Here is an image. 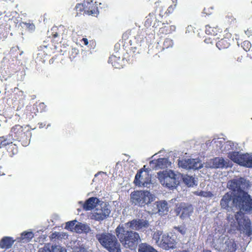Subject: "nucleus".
Segmentation results:
<instances>
[{
	"label": "nucleus",
	"instance_id": "1",
	"mask_svg": "<svg viewBox=\"0 0 252 252\" xmlns=\"http://www.w3.org/2000/svg\"><path fill=\"white\" fill-rule=\"evenodd\" d=\"M235 207L240 211L235 215V219L238 224L240 230L245 231L248 236L252 234L251 222L249 218L245 217V213H250L252 211V198L246 191H242V193L235 194Z\"/></svg>",
	"mask_w": 252,
	"mask_h": 252
},
{
	"label": "nucleus",
	"instance_id": "2",
	"mask_svg": "<svg viewBox=\"0 0 252 252\" xmlns=\"http://www.w3.org/2000/svg\"><path fill=\"white\" fill-rule=\"evenodd\" d=\"M116 234L123 245L131 250L135 249L140 240L139 234L132 230H126L120 225L115 230Z\"/></svg>",
	"mask_w": 252,
	"mask_h": 252
},
{
	"label": "nucleus",
	"instance_id": "3",
	"mask_svg": "<svg viewBox=\"0 0 252 252\" xmlns=\"http://www.w3.org/2000/svg\"><path fill=\"white\" fill-rule=\"evenodd\" d=\"M182 174L175 173L171 170H164L158 173V178L160 184L169 189H174L179 185Z\"/></svg>",
	"mask_w": 252,
	"mask_h": 252
},
{
	"label": "nucleus",
	"instance_id": "4",
	"mask_svg": "<svg viewBox=\"0 0 252 252\" xmlns=\"http://www.w3.org/2000/svg\"><path fill=\"white\" fill-rule=\"evenodd\" d=\"M96 238L109 252H121V245L115 235L109 233H102L96 234Z\"/></svg>",
	"mask_w": 252,
	"mask_h": 252
},
{
	"label": "nucleus",
	"instance_id": "5",
	"mask_svg": "<svg viewBox=\"0 0 252 252\" xmlns=\"http://www.w3.org/2000/svg\"><path fill=\"white\" fill-rule=\"evenodd\" d=\"M10 134L14 140L20 142L23 146L26 147L30 143L32 132L28 126L16 125L11 128Z\"/></svg>",
	"mask_w": 252,
	"mask_h": 252
},
{
	"label": "nucleus",
	"instance_id": "6",
	"mask_svg": "<svg viewBox=\"0 0 252 252\" xmlns=\"http://www.w3.org/2000/svg\"><path fill=\"white\" fill-rule=\"evenodd\" d=\"M153 199V195L147 190H134L130 194L131 204L140 207L150 203Z\"/></svg>",
	"mask_w": 252,
	"mask_h": 252
},
{
	"label": "nucleus",
	"instance_id": "7",
	"mask_svg": "<svg viewBox=\"0 0 252 252\" xmlns=\"http://www.w3.org/2000/svg\"><path fill=\"white\" fill-rule=\"evenodd\" d=\"M146 38L145 33L141 30H138L135 35H134L129 41V51L133 54H138L143 49Z\"/></svg>",
	"mask_w": 252,
	"mask_h": 252
},
{
	"label": "nucleus",
	"instance_id": "8",
	"mask_svg": "<svg viewBox=\"0 0 252 252\" xmlns=\"http://www.w3.org/2000/svg\"><path fill=\"white\" fill-rule=\"evenodd\" d=\"M228 158L234 162L248 168H252V156L249 154H240L238 152H231Z\"/></svg>",
	"mask_w": 252,
	"mask_h": 252
},
{
	"label": "nucleus",
	"instance_id": "9",
	"mask_svg": "<svg viewBox=\"0 0 252 252\" xmlns=\"http://www.w3.org/2000/svg\"><path fill=\"white\" fill-rule=\"evenodd\" d=\"M111 212L106 203L100 201L97 204L95 212L93 214L92 219L97 221H101L106 219Z\"/></svg>",
	"mask_w": 252,
	"mask_h": 252
},
{
	"label": "nucleus",
	"instance_id": "10",
	"mask_svg": "<svg viewBox=\"0 0 252 252\" xmlns=\"http://www.w3.org/2000/svg\"><path fill=\"white\" fill-rule=\"evenodd\" d=\"M151 183V177L148 172L143 168L137 172L134 183L138 187H146Z\"/></svg>",
	"mask_w": 252,
	"mask_h": 252
},
{
	"label": "nucleus",
	"instance_id": "11",
	"mask_svg": "<svg viewBox=\"0 0 252 252\" xmlns=\"http://www.w3.org/2000/svg\"><path fill=\"white\" fill-rule=\"evenodd\" d=\"M193 211V209L191 205L184 202L177 204L175 209L176 215L180 216L182 219L189 217Z\"/></svg>",
	"mask_w": 252,
	"mask_h": 252
},
{
	"label": "nucleus",
	"instance_id": "12",
	"mask_svg": "<svg viewBox=\"0 0 252 252\" xmlns=\"http://www.w3.org/2000/svg\"><path fill=\"white\" fill-rule=\"evenodd\" d=\"M126 226L135 231H141L148 228L150 226L148 220L146 219H133L125 224Z\"/></svg>",
	"mask_w": 252,
	"mask_h": 252
},
{
	"label": "nucleus",
	"instance_id": "13",
	"mask_svg": "<svg viewBox=\"0 0 252 252\" xmlns=\"http://www.w3.org/2000/svg\"><path fill=\"white\" fill-rule=\"evenodd\" d=\"M235 194L232 192H227L225 193L222 197L220 201V205L221 207L226 210H229L233 207H235Z\"/></svg>",
	"mask_w": 252,
	"mask_h": 252
},
{
	"label": "nucleus",
	"instance_id": "14",
	"mask_svg": "<svg viewBox=\"0 0 252 252\" xmlns=\"http://www.w3.org/2000/svg\"><path fill=\"white\" fill-rule=\"evenodd\" d=\"M67 30L63 25L53 27L50 31L48 32L49 37L54 39H63L66 37Z\"/></svg>",
	"mask_w": 252,
	"mask_h": 252
},
{
	"label": "nucleus",
	"instance_id": "15",
	"mask_svg": "<svg viewBox=\"0 0 252 252\" xmlns=\"http://www.w3.org/2000/svg\"><path fill=\"white\" fill-rule=\"evenodd\" d=\"M158 246L165 250L173 249L176 247V241L168 234H163L161 236Z\"/></svg>",
	"mask_w": 252,
	"mask_h": 252
},
{
	"label": "nucleus",
	"instance_id": "16",
	"mask_svg": "<svg viewBox=\"0 0 252 252\" xmlns=\"http://www.w3.org/2000/svg\"><path fill=\"white\" fill-rule=\"evenodd\" d=\"M244 183L243 179H233L229 181L227 183L229 189L234 192H237L236 194L242 193V191H245L243 189V184Z\"/></svg>",
	"mask_w": 252,
	"mask_h": 252
},
{
	"label": "nucleus",
	"instance_id": "17",
	"mask_svg": "<svg viewBox=\"0 0 252 252\" xmlns=\"http://www.w3.org/2000/svg\"><path fill=\"white\" fill-rule=\"evenodd\" d=\"M85 13L89 15L97 16L98 14V9L95 2L93 0H85Z\"/></svg>",
	"mask_w": 252,
	"mask_h": 252
},
{
	"label": "nucleus",
	"instance_id": "18",
	"mask_svg": "<svg viewBox=\"0 0 252 252\" xmlns=\"http://www.w3.org/2000/svg\"><path fill=\"white\" fill-rule=\"evenodd\" d=\"M198 164L199 162L193 158L178 160V165L185 169H197Z\"/></svg>",
	"mask_w": 252,
	"mask_h": 252
},
{
	"label": "nucleus",
	"instance_id": "19",
	"mask_svg": "<svg viewBox=\"0 0 252 252\" xmlns=\"http://www.w3.org/2000/svg\"><path fill=\"white\" fill-rule=\"evenodd\" d=\"M245 55V52L242 51L240 47V44L238 43V47L234 48L230 51L229 56L231 58L241 63Z\"/></svg>",
	"mask_w": 252,
	"mask_h": 252
},
{
	"label": "nucleus",
	"instance_id": "20",
	"mask_svg": "<svg viewBox=\"0 0 252 252\" xmlns=\"http://www.w3.org/2000/svg\"><path fill=\"white\" fill-rule=\"evenodd\" d=\"M170 0H158L155 3V12L159 15L163 17L164 15L165 9L168 6Z\"/></svg>",
	"mask_w": 252,
	"mask_h": 252
},
{
	"label": "nucleus",
	"instance_id": "21",
	"mask_svg": "<svg viewBox=\"0 0 252 252\" xmlns=\"http://www.w3.org/2000/svg\"><path fill=\"white\" fill-rule=\"evenodd\" d=\"M100 201L95 197H91L86 200L83 205V208L85 211H91L96 208Z\"/></svg>",
	"mask_w": 252,
	"mask_h": 252
},
{
	"label": "nucleus",
	"instance_id": "22",
	"mask_svg": "<svg viewBox=\"0 0 252 252\" xmlns=\"http://www.w3.org/2000/svg\"><path fill=\"white\" fill-rule=\"evenodd\" d=\"M231 41V38L224 37L216 42V46L219 50L227 49L230 46Z\"/></svg>",
	"mask_w": 252,
	"mask_h": 252
},
{
	"label": "nucleus",
	"instance_id": "23",
	"mask_svg": "<svg viewBox=\"0 0 252 252\" xmlns=\"http://www.w3.org/2000/svg\"><path fill=\"white\" fill-rule=\"evenodd\" d=\"M15 240L10 237L5 236L0 241V248L7 249L10 248L13 244Z\"/></svg>",
	"mask_w": 252,
	"mask_h": 252
},
{
	"label": "nucleus",
	"instance_id": "24",
	"mask_svg": "<svg viewBox=\"0 0 252 252\" xmlns=\"http://www.w3.org/2000/svg\"><path fill=\"white\" fill-rule=\"evenodd\" d=\"M225 248L224 252H235L237 249V245L234 239H229L225 241Z\"/></svg>",
	"mask_w": 252,
	"mask_h": 252
},
{
	"label": "nucleus",
	"instance_id": "25",
	"mask_svg": "<svg viewBox=\"0 0 252 252\" xmlns=\"http://www.w3.org/2000/svg\"><path fill=\"white\" fill-rule=\"evenodd\" d=\"M108 62L115 68H119L122 66L121 58L116 55H111L109 58Z\"/></svg>",
	"mask_w": 252,
	"mask_h": 252
},
{
	"label": "nucleus",
	"instance_id": "26",
	"mask_svg": "<svg viewBox=\"0 0 252 252\" xmlns=\"http://www.w3.org/2000/svg\"><path fill=\"white\" fill-rule=\"evenodd\" d=\"M162 25L163 26L161 27L159 30L160 34H168L171 33L176 30V27L174 25H169L168 24L165 25L164 23H163Z\"/></svg>",
	"mask_w": 252,
	"mask_h": 252
},
{
	"label": "nucleus",
	"instance_id": "27",
	"mask_svg": "<svg viewBox=\"0 0 252 252\" xmlns=\"http://www.w3.org/2000/svg\"><path fill=\"white\" fill-rule=\"evenodd\" d=\"M159 21H157L154 14L150 13L147 17L145 24L149 26L152 25L153 27L157 28L159 26Z\"/></svg>",
	"mask_w": 252,
	"mask_h": 252
},
{
	"label": "nucleus",
	"instance_id": "28",
	"mask_svg": "<svg viewBox=\"0 0 252 252\" xmlns=\"http://www.w3.org/2000/svg\"><path fill=\"white\" fill-rule=\"evenodd\" d=\"M138 252H158L152 246L144 243L139 245Z\"/></svg>",
	"mask_w": 252,
	"mask_h": 252
},
{
	"label": "nucleus",
	"instance_id": "29",
	"mask_svg": "<svg viewBox=\"0 0 252 252\" xmlns=\"http://www.w3.org/2000/svg\"><path fill=\"white\" fill-rule=\"evenodd\" d=\"M157 206L158 209L159 215H163L168 212V207L166 202H156Z\"/></svg>",
	"mask_w": 252,
	"mask_h": 252
},
{
	"label": "nucleus",
	"instance_id": "30",
	"mask_svg": "<svg viewBox=\"0 0 252 252\" xmlns=\"http://www.w3.org/2000/svg\"><path fill=\"white\" fill-rule=\"evenodd\" d=\"M181 179L183 180V182L189 187H193L195 185V179L192 176L185 175L183 176L182 175Z\"/></svg>",
	"mask_w": 252,
	"mask_h": 252
},
{
	"label": "nucleus",
	"instance_id": "31",
	"mask_svg": "<svg viewBox=\"0 0 252 252\" xmlns=\"http://www.w3.org/2000/svg\"><path fill=\"white\" fill-rule=\"evenodd\" d=\"M212 164L214 168H223L225 165V160L221 158H215L213 159Z\"/></svg>",
	"mask_w": 252,
	"mask_h": 252
},
{
	"label": "nucleus",
	"instance_id": "32",
	"mask_svg": "<svg viewBox=\"0 0 252 252\" xmlns=\"http://www.w3.org/2000/svg\"><path fill=\"white\" fill-rule=\"evenodd\" d=\"M7 152L10 157H13L18 153V148L16 144L12 142L10 143L9 145L6 147Z\"/></svg>",
	"mask_w": 252,
	"mask_h": 252
},
{
	"label": "nucleus",
	"instance_id": "33",
	"mask_svg": "<svg viewBox=\"0 0 252 252\" xmlns=\"http://www.w3.org/2000/svg\"><path fill=\"white\" fill-rule=\"evenodd\" d=\"M219 30L218 27H211L209 25H206L205 27V32L208 35H216L219 32Z\"/></svg>",
	"mask_w": 252,
	"mask_h": 252
},
{
	"label": "nucleus",
	"instance_id": "34",
	"mask_svg": "<svg viewBox=\"0 0 252 252\" xmlns=\"http://www.w3.org/2000/svg\"><path fill=\"white\" fill-rule=\"evenodd\" d=\"M89 229V227L87 225L81 222H78L75 226V232L78 233H81L83 232H86Z\"/></svg>",
	"mask_w": 252,
	"mask_h": 252
},
{
	"label": "nucleus",
	"instance_id": "35",
	"mask_svg": "<svg viewBox=\"0 0 252 252\" xmlns=\"http://www.w3.org/2000/svg\"><path fill=\"white\" fill-rule=\"evenodd\" d=\"M167 159L165 158H159L156 160V167L158 168H164L166 166Z\"/></svg>",
	"mask_w": 252,
	"mask_h": 252
},
{
	"label": "nucleus",
	"instance_id": "36",
	"mask_svg": "<svg viewBox=\"0 0 252 252\" xmlns=\"http://www.w3.org/2000/svg\"><path fill=\"white\" fill-rule=\"evenodd\" d=\"M194 194L207 198H212L214 194L210 191H196L193 192Z\"/></svg>",
	"mask_w": 252,
	"mask_h": 252
},
{
	"label": "nucleus",
	"instance_id": "37",
	"mask_svg": "<svg viewBox=\"0 0 252 252\" xmlns=\"http://www.w3.org/2000/svg\"><path fill=\"white\" fill-rule=\"evenodd\" d=\"M240 45L241 49H243L246 52H249L252 48L251 43L248 40L244 41Z\"/></svg>",
	"mask_w": 252,
	"mask_h": 252
},
{
	"label": "nucleus",
	"instance_id": "38",
	"mask_svg": "<svg viewBox=\"0 0 252 252\" xmlns=\"http://www.w3.org/2000/svg\"><path fill=\"white\" fill-rule=\"evenodd\" d=\"M12 142H11L9 139H8L7 138H6L4 136L0 137V148H5L8 146Z\"/></svg>",
	"mask_w": 252,
	"mask_h": 252
},
{
	"label": "nucleus",
	"instance_id": "39",
	"mask_svg": "<svg viewBox=\"0 0 252 252\" xmlns=\"http://www.w3.org/2000/svg\"><path fill=\"white\" fill-rule=\"evenodd\" d=\"M33 108H35L37 112L42 113L46 111V105L43 102H40L34 105Z\"/></svg>",
	"mask_w": 252,
	"mask_h": 252
},
{
	"label": "nucleus",
	"instance_id": "40",
	"mask_svg": "<svg viewBox=\"0 0 252 252\" xmlns=\"http://www.w3.org/2000/svg\"><path fill=\"white\" fill-rule=\"evenodd\" d=\"M76 220L68 221L65 224V228L72 232L75 231V226L76 224Z\"/></svg>",
	"mask_w": 252,
	"mask_h": 252
},
{
	"label": "nucleus",
	"instance_id": "41",
	"mask_svg": "<svg viewBox=\"0 0 252 252\" xmlns=\"http://www.w3.org/2000/svg\"><path fill=\"white\" fill-rule=\"evenodd\" d=\"M33 237V234L32 232H24L21 234V238L27 242H29Z\"/></svg>",
	"mask_w": 252,
	"mask_h": 252
},
{
	"label": "nucleus",
	"instance_id": "42",
	"mask_svg": "<svg viewBox=\"0 0 252 252\" xmlns=\"http://www.w3.org/2000/svg\"><path fill=\"white\" fill-rule=\"evenodd\" d=\"M174 229L182 235H185L187 231V228L185 224L174 226Z\"/></svg>",
	"mask_w": 252,
	"mask_h": 252
},
{
	"label": "nucleus",
	"instance_id": "43",
	"mask_svg": "<svg viewBox=\"0 0 252 252\" xmlns=\"http://www.w3.org/2000/svg\"><path fill=\"white\" fill-rule=\"evenodd\" d=\"M7 34L5 27L2 25H0V40L5 39Z\"/></svg>",
	"mask_w": 252,
	"mask_h": 252
},
{
	"label": "nucleus",
	"instance_id": "44",
	"mask_svg": "<svg viewBox=\"0 0 252 252\" xmlns=\"http://www.w3.org/2000/svg\"><path fill=\"white\" fill-rule=\"evenodd\" d=\"M75 8L77 14H80L83 11L85 13L86 7L85 4V0L82 3H77L75 6Z\"/></svg>",
	"mask_w": 252,
	"mask_h": 252
},
{
	"label": "nucleus",
	"instance_id": "45",
	"mask_svg": "<svg viewBox=\"0 0 252 252\" xmlns=\"http://www.w3.org/2000/svg\"><path fill=\"white\" fill-rule=\"evenodd\" d=\"M162 235V232L160 231H157L155 232L153 235V239L155 240L156 243L158 245V243L160 241V237Z\"/></svg>",
	"mask_w": 252,
	"mask_h": 252
},
{
	"label": "nucleus",
	"instance_id": "46",
	"mask_svg": "<svg viewBox=\"0 0 252 252\" xmlns=\"http://www.w3.org/2000/svg\"><path fill=\"white\" fill-rule=\"evenodd\" d=\"M173 45V40L170 38H167L165 39V40L163 42V48L164 49H165V48L167 49L169 47H172Z\"/></svg>",
	"mask_w": 252,
	"mask_h": 252
},
{
	"label": "nucleus",
	"instance_id": "47",
	"mask_svg": "<svg viewBox=\"0 0 252 252\" xmlns=\"http://www.w3.org/2000/svg\"><path fill=\"white\" fill-rule=\"evenodd\" d=\"M38 252H52V246L49 244L45 245L43 248L39 249Z\"/></svg>",
	"mask_w": 252,
	"mask_h": 252
},
{
	"label": "nucleus",
	"instance_id": "48",
	"mask_svg": "<svg viewBox=\"0 0 252 252\" xmlns=\"http://www.w3.org/2000/svg\"><path fill=\"white\" fill-rule=\"evenodd\" d=\"M176 6V3H174L173 5H171L169 6L167 9L165 11L164 14H167V15H168L169 14L172 13L174 11V10Z\"/></svg>",
	"mask_w": 252,
	"mask_h": 252
},
{
	"label": "nucleus",
	"instance_id": "49",
	"mask_svg": "<svg viewBox=\"0 0 252 252\" xmlns=\"http://www.w3.org/2000/svg\"><path fill=\"white\" fill-rule=\"evenodd\" d=\"M131 31H127L125 32L122 35V41L123 43L124 41H126L128 39L129 36L131 35Z\"/></svg>",
	"mask_w": 252,
	"mask_h": 252
},
{
	"label": "nucleus",
	"instance_id": "50",
	"mask_svg": "<svg viewBox=\"0 0 252 252\" xmlns=\"http://www.w3.org/2000/svg\"><path fill=\"white\" fill-rule=\"evenodd\" d=\"M151 211L152 214H159L158 209L157 206V202H155V203L153 204V205H152V208H151Z\"/></svg>",
	"mask_w": 252,
	"mask_h": 252
},
{
	"label": "nucleus",
	"instance_id": "51",
	"mask_svg": "<svg viewBox=\"0 0 252 252\" xmlns=\"http://www.w3.org/2000/svg\"><path fill=\"white\" fill-rule=\"evenodd\" d=\"M60 237V234L59 232H54L52 233L50 236V238L51 240L56 239L57 238H59Z\"/></svg>",
	"mask_w": 252,
	"mask_h": 252
},
{
	"label": "nucleus",
	"instance_id": "52",
	"mask_svg": "<svg viewBox=\"0 0 252 252\" xmlns=\"http://www.w3.org/2000/svg\"><path fill=\"white\" fill-rule=\"evenodd\" d=\"M26 28L30 31H33L35 29V26L32 23H26Z\"/></svg>",
	"mask_w": 252,
	"mask_h": 252
},
{
	"label": "nucleus",
	"instance_id": "53",
	"mask_svg": "<svg viewBox=\"0 0 252 252\" xmlns=\"http://www.w3.org/2000/svg\"><path fill=\"white\" fill-rule=\"evenodd\" d=\"M61 247L59 246H52V252H60Z\"/></svg>",
	"mask_w": 252,
	"mask_h": 252
},
{
	"label": "nucleus",
	"instance_id": "54",
	"mask_svg": "<svg viewBox=\"0 0 252 252\" xmlns=\"http://www.w3.org/2000/svg\"><path fill=\"white\" fill-rule=\"evenodd\" d=\"M206 44H213V40L211 37H206L204 40Z\"/></svg>",
	"mask_w": 252,
	"mask_h": 252
},
{
	"label": "nucleus",
	"instance_id": "55",
	"mask_svg": "<svg viewBox=\"0 0 252 252\" xmlns=\"http://www.w3.org/2000/svg\"><path fill=\"white\" fill-rule=\"evenodd\" d=\"M245 33L248 36H250L252 35V28H250L247 29V30H246L245 31Z\"/></svg>",
	"mask_w": 252,
	"mask_h": 252
},
{
	"label": "nucleus",
	"instance_id": "56",
	"mask_svg": "<svg viewBox=\"0 0 252 252\" xmlns=\"http://www.w3.org/2000/svg\"><path fill=\"white\" fill-rule=\"evenodd\" d=\"M81 42H83V44L85 45H87L89 43L88 42V40L87 38H83L81 40Z\"/></svg>",
	"mask_w": 252,
	"mask_h": 252
},
{
	"label": "nucleus",
	"instance_id": "57",
	"mask_svg": "<svg viewBox=\"0 0 252 252\" xmlns=\"http://www.w3.org/2000/svg\"><path fill=\"white\" fill-rule=\"evenodd\" d=\"M4 172V169L2 166H0V176L4 175L5 174Z\"/></svg>",
	"mask_w": 252,
	"mask_h": 252
},
{
	"label": "nucleus",
	"instance_id": "58",
	"mask_svg": "<svg viewBox=\"0 0 252 252\" xmlns=\"http://www.w3.org/2000/svg\"><path fill=\"white\" fill-rule=\"evenodd\" d=\"M43 55H45L43 52L42 50L39 51V52L37 54V58H41Z\"/></svg>",
	"mask_w": 252,
	"mask_h": 252
},
{
	"label": "nucleus",
	"instance_id": "59",
	"mask_svg": "<svg viewBox=\"0 0 252 252\" xmlns=\"http://www.w3.org/2000/svg\"><path fill=\"white\" fill-rule=\"evenodd\" d=\"M78 50L76 49H72V52L73 53H75V55H77L78 54Z\"/></svg>",
	"mask_w": 252,
	"mask_h": 252
},
{
	"label": "nucleus",
	"instance_id": "60",
	"mask_svg": "<svg viewBox=\"0 0 252 252\" xmlns=\"http://www.w3.org/2000/svg\"><path fill=\"white\" fill-rule=\"evenodd\" d=\"M120 46V44L119 43H117L115 44V50H117V49H118Z\"/></svg>",
	"mask_w": 252,
	"mask_h": 252
},
{
	"label": "nucleus",
	"instance_id": "61",
	"mask_svg": "<svg viewBox=\"0 0 252 252\" xmlns=\"http://www.w3.org/2000/svg\"><path fill=\"white\" fill-rule=\"evenodd\" d=\"M60 252H66V250L65 249L61 247Z\"/></svg>",
	"mask_w": 252,
	"mask_h": 252
},
{
	"label": "nucleus",
	"instance_id": "62",
	"mask_svg": "<svg viewBox=\"0 0 252 252\" xmlns=\"http://www.w3.org/2000/svg\"><path fill=\"white\" fill-rule=\"evenodd\" d=\"M211 252L210 251H209V250H207V251H206L205 252Z\"/></svg>",
	"mask_w": 252,
	"mask_h": 252
},
{
	"label": "nucleus",
	"instance_id": "63",
	"mask_svg": "<svg viewBox=\"0 0 252 252\" xmlns=\"http://www.w3.org/2000/svg\"><path fill=\"white\" fill-rule=\"evenodd\" d=\"M152 162H154V161L152 160V161H151V163H152Z\"/></svg>",
	"mask_w": 252,
	"mask_h": 252
},
{
	"label": "nucleus",
	"instance_id": "64",
	"mask_svg": "<svg viewBox=\"0 0 252 252\" xmlns=\"http://www.w3.org/2000/svg\"><path fill=\"white\" fill-rule=\"evenodd\" d=\"M1 15V13L0 12V16Z\"/></svg>",
	"mask_w": 252,
	"mask_h": 252
}]
</instances>
